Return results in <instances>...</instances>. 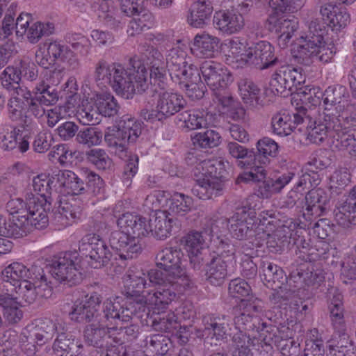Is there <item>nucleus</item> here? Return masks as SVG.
<instances>
[{
    "label": "nucleus",
    "mask_w": 356,
    "mask_h": 356,
    "mask_svg": "<svg viewBox=\"0 0 356 356\" xmlns=\"http://www.w3.org/2000/svg\"><path fill=\"white\" fill-rule=\"evenodd\" d=\"M332 113H316V126L308 134V139L313 143L321 144L327 136H333V133L342 131L344 127L356 131V111L353 106L348 104L343 110Z\"/></svg>",
    "instance_id": "nucleus-3"
},
{
    "label": "nucleus",
    "mask_w": 356,
    "mask_h": 356,
    "mask_svg": "<svg viewBox=\"0 0 356 356\" xmlns=\"http://www.w3.org/2000/svg\"><path fill=\"white\" fill-rule=\"evenodd\" d=\"M298 125H302L309 134L316 126V112L302 109L291 113L284 110L275 114L271 119L273 132L280 136L290 135Z\"/></svg>",
    "instance_id": "nucleus-7"
},
{
    "label": "nucleus",
    "mask_w": 356,
    "mask_h": 356,
    "mask_svg": "<svg viewBox=\"0 0 356 356\" xmlns=\"http://www.w3.org/2000/svg\"><path fill=\"white\" fill-rule=\"evenodd\" d=\"M325 276L321 270H314L313 265L310 264H301L299 268L291 273L290 281L304 283L309 286L317 288L323 282Z\"/></svg>",
    "instance_id": "nucleus-34"
},
{
    "label": "nucleus",
    "mask_w": 356,
    "mask_h": 356,
    "mask_svg": "<svg viewBox=\"0 0 356 356\" xmlns=\"http://www.w3.org/2000/svg\"><path fill=\"white\" fill-rule=\"evenodd\" d=\"M327 31L325 22L323 19L316 18L309 23L307 30L302 32L298 40L319 47L324 44V36Z\"/></svg>",
    "instance_id": "nucleus-39"
},
{
    "label": "nucleus",
    "mask_w": 356,
    "mask_h": 356,
    "mask_svg": "<svg viewBox=\"0 0 356 356\" xmlns=\"http://www.w3.org/2000/svg\"><path fill=\"white\" fill-rule=\"evenodd\" d=\"M139 326L131 324L129 326L121 327L113 332L114 346L110 347L102 354L103 356H136L134 351L123 346L124 339L131 341L137 338L139 334Z\"/></svg>",
    "instance_id": "nucleus-16"
},
{
    "label": "nucleus",
    "mask_w": 356,
    "mask_h": 356,
    "mask_svg": "<svg viewBox=\"0 0 356 356\" xmlns=\"http://www.w3.org/2000/svg\"><path fill=\"white\" fill-rule=\"evenodd\" d=\"M166 63L169 74L172 79H174L188 64L185 52L177 49H172L167 56Z\"/></svg>",
    "instance_id": "nucleus-54"
},
{
    "label": "nucleus",
    "mask_w": 356,
    "mask_h": 356,
    "mask_svg": "<svg viewBox=\"0 0 356 356\" xmlns=\"http://www.w3.org/2000/svg\"><path fill=\"white\" fill-rule=\"evenodd\" d=\"M224 188H221V184L213 183V181L208 178L196 180L191 189L192 193L201 200H209L222 194Z\"/></svg>",
    "instance_id": "nucleus-43"
},
{
    "label": "nucleus",
    "mask_w": 356,
    "mask_h": 356,
    "mask_svg": "<svg viewBox=\"0 0 356 356\" xmlns=\"http://www.w3.org/2000/svg\"><path fill=\"white\" fill-rule=\"evenodd\" d=\"M214 27L226 34L240 31L244 26V19L234 10H220L215 13L213 18Z\"/></svg>",
    "instance_id": "nucleus-21"
},
{
    "label": "nucleus",
    "mask_w": 356,
    "mask_h": 356,
    "mask_svg": "<svg viewBox=\"0 0 356 356\" xmlns=\"http://www.w3.org/2000/svg\"><path fill=\"white\" fill-rule=\"evenodd\" d=\"M191 141L195 147L213 148L220 145L221 137L216 131L207 129L191 136Z\"/></svg>",
    "instance_id": "nucleus-53"
},
{
    "label": "nucleus",
    "mask_w": 356,
    "mask_h": 356,
    "mask_svg": "<svg viewBox=\"0 0 356 356\" xmlns=\"http://www.w3.org/2000/svg\"><path fill=\"white\" fill-rule=\"evenodd\" d=\"M141 132V124L134 118L124 115L108 129L104 140L110 147L115 149V154L123 159L127 156V145L135 143Z\"/></svg>",
    "instance_id": "nucleus-4"
},
{
    "label": "nucleus",
    "mask_w": 356,
    "mask_h": 356,
    "mask_svg": "<svg viewBox=\"0 0 356 356\" xmlns=\"http://www.w3.org/2000/svg\"><path fill=\"white\" fill-rule=\"evenodd\" d=\"M349 93L346 87L337 85L329 86L323 92L322 99L325 107L322 113L332 112V107L338 111L348 106Z\"/></svg>",
    "instance_id": "nucleus-28"
},
{
    "label": "nucleus",
    "mask_w": 356,
    "mask_h": 356,
    "mask_svg": "<svg viewBox=\"0 0 356 356\" xmlns=\"http://www.w3.org/2000/svg\"><path fill=\"white\" fill-rule=\"evenodd\" d=\"M26 330L38 341V346H41L51 341L58 332H62L63 324L50 318L38 319L34 325L28 326Z\"/></svg>",
    "instance_id": "nucleus-23"
},
{
    "label": "nucleus",
    "mask_w": 356,
    "mask_h": 356,
    "mask_svg": "<svg viewBox=\"0 0 356 356\" xmlns=\"http://www.w3.org/2000/svg\"><path fill=\"white\" fill-rule=\"evenodd\" d=\"M120 229L132 236L143 237L149 234L148 222L145 218L131 213H123L117 220Z\"/></svg>",
    "instance_id": "nucleus-27"
},
{
    "label": "nucleus",
    "mask_w": 356,
    "mask_h": 356,
    "mask_svg": "<svg viewBox=\"0 0 356 356\" xmlns=\"http://www.w3.org/2000/svg\"><path fill=\"white\" fill-rule=\"evenodd\" d=\"M227 147L229 154L237 159L238 167L254 171L253 148L248 149L236 142L228 143Z\"/></svg>",
    "instance_id": "nucleus-45"
},
{
    "label": "nucleus",
    "mask_w": 356,
    "mask_h": 356,
    "mask_svg": "<svg viewBox=\"0 0 356 356\" xmlns=\"http://www.w3.org/2000/svg\"><path fill=\"white\" fill-rule=\"evenodd\" d=\"M173 283L168 286H161L156 290L147 292V300L150 302L154 314L156 311L166 309L169 304L176 298L181 284L179 282Z\"/></svg>",
    "instance_id": "nucleus-22"
},
{
    "label": "nucleus",
    "mask_w": 356,
    "mask_h": 356,
    "mask_svg": "<svg viewBox=\"0 0 356 356\" xmlns=\"http://www.w3.org/2000/svg\"><path fill=\"white\" fill-rule=\"evenodd\" d=\"M79 250L83 252L86 258L90 259L88 263L93 268L106 266L112 257L104 241L96 234L85 236L81 239Z\"/></svg>",
    "instance_id": "nucleus-12"
},
{
    "label": "nucleus",
    "mask_w": 356,
    "mask_h": 356,
    "mask_svg": "<svg viewBox=\"0 0 356 356\" xmlns=\"http://www.w3.org/2000/svg\"><path fill=\"white\" fill-rule=\"evenodd\" d=\"M33 191L37 193L35 196L40 198V201L51 206L53 200V195H55V190L51 184L49 175L41 174L33 179L32 184Z\"/></svg>",
    "instance_id": "nucleus-46"
},
{
    "label": "nucleus",
    "mask_w": 356,
    "mask_h": 356,
    "mask_svg": "<svg viewBox=\"0 0 356 356\" xmlns=\"http://www.w3.org/2000/svg\"><path fill=\"white\" fill-rule=\"evenodd\" d=\"M101 302L102 297L97 293L86 296L84 300L77 299L69 312V316L79 323L97 322L100 319Z\"/></svg>",
    "instance_id": "nucleus-13"
},
{
    "label": "nucleus",
    "mask_w": 356,
    "mask_h": 356,
    "mask_svg": "<svg viewBox=\"0 0 356 356\" xmlns=\"http://www.w3.org/2000/svg\"><path fill=\"white\" fill-rule=\"evenodd\" d=\"M231 317L227 315H211L203 319L204 330L212 334L217 340L227 338L230 330Z\"/></svg>",
    "instance_id": "nucleus-32"
},
{
    "label": "nucleus",
    "mask_w": 356,
    "mask_h": 356,
    "mask_svg": "<svg viewBox=\"0 0 356 356\" xmlns=\"http://www.w3.org/2000/svg\"><path fill=\"white\" fill-rule=\"evenodd\" d=\"M319 13L323 21L332 31H340L350 22V16L345 8L332 2H327L320 6Z\"/></svg>",
    "instance_id": "nucleus-18"
},
{
    "label": "nucleus",
    "mask_w": 356,
    "mask_h": 356,
    "mask_svg": "<svg viewBox=\"0 0 356 356\" xmlns=\"http://www.w3.org/2000/svg\"><path fill=\"white\" fill-rule=\"evenodd\" d=\"M334 213L335 221L343 227L356 225V200L350 195L337 203Z\"/></svg>",
    "instance_id": "nucleus-33"
},
{
    "label": "nucleus",
    "mask_w": 356,
    "mask_h": 356,
    "mask_svg": "<svg viewBox=\"0 0 356 356\" xmlns=\"http://www.w3.org/2000/svg\"><path fill=\"white\" fill-rule=\"evenodd\" d=\"M179 120L184 123V127L194 130L206 127L207 120L197 111L187 110L178 115Z\"/></svg>",
    "instance_id": "nucleus-57"
},
{
    "label": "nucleus",
    "mask_w": 356,
    "mask_h": 356,
    "mask_svg": "<svg viewBox=\"0 0 356 356\" xmlns=\"http://www.w3.org/2000/svg\"><path fill=\"white\" fill-rule=\"evenodd\" d=\"M146 277L145 273L138 272L136 273L128 274L126 280V285L123 293L127 298L142 296L147 291L144 289L146 287Z\"/></svg>",
    "instance_id": "nucleus-49"
},
{
    "label": "nucleus",
    "mask_w": 356,
    "mask_h": 356,
    "mask_svg": "<svg viewBox=\"0 0 356 356\" xmlns=\"http://www.w3.org/2000/svg\"><path fill=\"white\" fill-rule=\"evenodd\" d=\"M51 206L40 201L32 193L26 195V201L13 199L6 204V209L12 216L9 219L0 216V235L14 238H23L33 228L43 229L49 225L47 211Z\"/></svg>",
    "instance_id": "nucleus-2"
},
{
    "label": "nucleus",
    "mask_w": 356,
    "mask_h": 356,
    "mask_svg": "<svg viewBox=\"0 0 356 356\" xmlns=\"http://www.w3.org/2000/svg\"><path fill=\"white\" fill-rule=\"evenodd\" d=\"M175 226L176 222L166 211H157L149 218L147 227L154 237L164 240L171 235Z\"/></svg>",
    "instance_id": "nucleus-25"
},
{
    "label": "nucleus",
    "mask_w": 356,
    "mask_h": 356,
    "mask_svg": "<svg viewBox=\"0 0 356 356\" xmlns=\"http://www.w3.org/2000/svg\"><path fill=\"white\" fill-rule=\"evenodd\" d=\"M125 298L111 297L104 302L103 314L100 313V320L110 326L117 324L118 321L127 322L125 315Z\"/></svg>",
    "instance_id": "nucleus-24"
},
{
    "label": "nucleus",
    "mask_w": 356,
    "mask_h": 356,
    "mask_svg": "<svg viewBox=\"0 0 356 356\" xmlns=\"http://www.w3.org/2000/svg\"><path fill=\"white\" fill-rule=\"evenodd\" d=\"M278 153L279 145L274 140L268 137L259 139L256 148H253L254 171L241 174L236 179V184H247L250 180L259 181L265 178L264 166L268 165L271 159L276 157Z\"/></svg>",
    "instance_id": "nucleus-6"
},
{
    "label": "nucleus",
    "mask_w": 356,
    "mask_h": 356,
    "mask_svg": "<svg viewBox=\"0 0 356 356\" xmlns=\"http://www.w3.org/2000/svg\"><path fill=\"white\" fill-rule=\"evenodd\" d=\"M94 79L97 85L110 86L118 95L126 99H132L136 93L146 92L149 88L146 67L136 56L130 58L126 65L99 60L95 64Z\"/></svg>",
    "instance_id": "nucleus-1"
},
{
    "label": "nucleus",
    "mask_w": 356,
    "mask_h": 356,
    "mask_svg": "<svg viewBox=\"0 0 356 356\" xmlns=\"http://www.w3.org/2000/svg\"><path fill=\"white\" fill-rule=\"evenodd\" d=\"M184 254L178 245L165 247L156 255V265L172 278L181 280L185 275L183 265Z\"/></svg>",
    "instance_id": "nucleus-15"
},
{
    "label": "nucleus",
    "mask_w": 356,
    "mask_h": 356,
    "mask_svg": "<svg viewBox=\"0 0 356 356\" xmlns=\"http://www.w3.org/2000/svg\"><path fill=\"white\" fill-rule=\"evenodd\" d=\"M145 352L151 356H165L172 343L169 337L160 334L147 335L144 339Z\"/></svg>",
    "instance_id": "nucleus-40"
},
{
    "label": "nucleus",
    "mask_w": 356,
    "mask_h": 356,
    "mask_svg": "<svg viewBox=\"0 0 356 356\" xmlns=\"http://www.w3.org/2000/svg\"><path fill=\"white\" fill-rule=\"evenodd\" d=\"M94 99L95 108L99 115L111 118L118 113L120 105L111 92L97 93Z\"/></svg>",
    "instance_id": "nucleus-44"
},
{
    "label": "nucleus",
    "mask_w": 356,
    "mask_h": 356,
    "mask_svg": "<svg viewBox=\"0 0 356 356\" xmlns=\"http://www.w3.org/2000/svg\"><path fill=\"white\" fill-rule=\"evenodd\" d=\"M254 212L245 207L237 208L229 218V232L234 238L239 241H250L253 245L254 241L260 235L258 227L253 221Z\"/></svg>",
    "instance_id": "nucleus-9"
},
{
    "label": "nucleus",
    "mask_w": 356,
    "mask_h": 356,
    "mask_svg": "<svg viewBox=\"0 0 356 356\" xmlns=\"http://www.w3.org/2000/svg\"><path fill=\"white\" fill-rule=\"evenodd\" d=\"M248 65L259 70L273 67L281 64V60L275 53V47L267 41H259L249 47L248 53L245 56Z\"/></svg>",
    "instance_id": "nucleus-14"
},
{
    "label": "nucleus",
    "mask_w": 356,
    "mask_h": 356,
    "mask_svg": "<svg viewBox=\"0 0 356 356\" xmlns=\"http://www.w3.org/2000/svg\"><path fill=\"white\" fill-rule=\"evenodd\" d=\"M304 82L300 68L282 65L272 75L270 86L278 95L287 97L296 92Z\"/></svg>",
    "instance_id": "nucleus-10"
},
{
    "label": "nucleus",
    "mask_w": 356,
    "mask_h": 356,
    "mask_svg": "<svg viewBox=\"0 0 356 356\" xmlns=\"http://www.w3.org/2000/svg\"><path fill=\"white\" fill-rule=\"evenodd\" d=\"M231 341L232 346L234 348L232 355L246 356L252 354V348L256 346L255 341L258 342V339L250 337L246 332L238 330L233 334Z\"/></svg>",
    "instance_id": "nucleus-47"
},
{
    "label": "nucleus",
    "mask_w": 356,
    "mask_h": 356,
    "mask_svg": "<svg viewBox=\"0 0 356 356\" xmlns=\"http://www.w3.org/2000/svg\"><path fill=\"white\" fill-rule=\"evenodd\" d=\"M305 208L302 210V218L312 224V221L321 216L330 202L327 193L322 188L310 190L305 195Z\"/></svg>",
    "instance_id": "nucleus-20"
},
{
    "label": "nucleus",
    "mask_w": 356,
    "mask_h": 356,
    "mask_svg": "<svg viewBox=\"0 0 356 356\" xmlns=\"http://www.w3.org/2000/svg\"><path fill=\"white\" fill-rule=\"evenodd\" d=\"M37 101H40L45 106H53L58 100V92L54 86L41 81L34 87V95Z\"/></svg>",
    "instance_id": "nucleus-51"
},
{
    "label": "nucleus",
    "mask_w": 356,
    "mask_h": 356,
    "mask_svg": "<svg viewBox=\"0 0 356 356\" xmlns=\"http://www.w3.org/2000/svg\"><path fill=\"white\" fill-rule=\"evenodd\" d=\"M32 270L35 271L32 280L39 281V284L35 286L38 296L44 298H49L52 294L53 287L51 282H47V278L43 273V269L40 266L33 265Z\"/></svg>",
    "instance_id": "nucleus-64"
},
{
    "label": "nucleus",
    "mask_w": 356,
    "mask_h": 356,
    "mask_svg": "<svg viewBox=\"0 0 356 356\" xmlns=\"http://www.w3.org/2000/svg\"><path fill=\"white\" fill-rule=\"evenodd\" d=\"M205 240L206 236L203 232H193L182 237L180 242L188 254H193L202 251V245Z\"/></svg>",
    "instance_id": "nucleus-59"
},
{
    "label": "nucleus",
    "mask_w": 356,
    "mask_h": 356,
    "mask_svg": "<svg viewBox=\"0 0 356 356\" xmlns=\"http://www.w3.org/2000/svg\"><path fill=\"white\" fill-rule=\"evenodd\" d=\"M150 316L151 326L156 331L172 332L178 328L177 317L173 312L156 311Z\"/></svg>",
    "instance_id": "nucleus-48"
},
{
    "label": "nucleus",
    "mask_w": 356,
    "mask_h": 356,
    "mask_svg": "<svg viewBox=\"0 0 356 356\" xmlns=\"http://www.w3.org/2000/svg\"><path fill=\"white\" fill-rule=\"evenodd\" d=\"M238 91L245 104L252 108L262 106L260 89L252 81L241 79L238 83Z\"/></svg>",
    "instance_id": "nucleus-41"
},
{
    "label": "nucleus",
    "mask_w": 356,
    "mask_h": 356,
    "mask_svg": "<svg viewBox=\"0 0 356 356\" xmlns=\"http://www.w3.org/2000/svg\"><path fill=\"white\" fill-rule=\"evenodd\" d=\"M87 161L96 166L99 170L109 169L112 165V160L105 150L100 148L91 149L86 152Z\"/></svg>",
    "instance_id": "nucleus-60"
},
{
    "label": "nucleus",
    "mask_w": 356,
    "mask_h": 356,
    "mask_svg": "<svg viewBox=\"0 0 356 356\" xmlns=\"http://www.w3.org/2000/svg\"><path fill=\"white\" fill-rule=\"evenodd\" d=\"M76 341L75 337L67 332L63 325L62 332H58L52 345V350L57 356H63L64 352H66Z\"/></svg>",
    "instance_id": "nucleus-63"
},
{
    "label": "nucleus",
    "mask_w": 356,
    "mask_h": 356,
    "mask_svg": "<svg viewBox=\"0 0 356 356\" xmlns=\"http://www.w3.org/2000/svg\"><path fill=\"white\" fill-rule=\"evenodd\" d=\"M193 205V199L182 193H175L170 199L169 210L175 214L184 216L189 212Z\"/></svg>",
    "instance_id": "nucleus-56"
},
{
    "label": "nucleus",
    "mask_w": 356,
    "mask_h": 356,
    "mask_svg": "<svg viewBox=\"0 0 356 356\" xmlns=\"http://www.w3.org/2000/svg\"><path fill=\"white\" fill-rule=\"evenodd\" d=\"M103 134L96 127H87L81 129L76 134L78 143L86 145L88 147L98 145L101 143Z\"/></svg>",
    "instance_id": "nucleus-62"
},
{
    "label": "nucleus",
    "mask_w": 356,
    "mask_h": 356,
    "mask_svg": "<svg viewBox=\"0 0 356 356\" xmlns=\"http://www.w3.org/2000/svg\"><path fill=\"white\" fill-rule=\"evenodd\" d=\"M327 344V356H355L354 346L346 332L334 333Z\"/></svg>",
    "instance_id": "nucleus-37"
},
{
    "label": "nucleus",
    "mask_w": 356,
    "mask_h": 356,
    "mask_svg": "<svg viewBox=\"0 0 356 356\" xmlns=\"http://www.w3.org/2000/svg\"><path fill=\"white\" fill-rule=\"evenodd\" d=\"M213 7L211 1H197L193 4L187 16V22L194 28H204L210 21Z\"/></svg>",
    "instance_id": "nucleus-30"
},
{
    "label": "nucleus",
    "mask_w": 356,
    "mask_h": 356,
    "mask_svg": "<svg viewBox=\"0 0 356 356\" xmlns=\"http://www.w3.org/2000/svg\"><path fill=\"white\" fill-rule=\"evenodd\" d=\"M35 274V271L32 270V267L27 268L20 263H13L2 270L1 280L3 283L16 289L21 281L32 279Z\"/></svg>",
    "instance_id": "nucleus-35"
},
{
    "label": "nucleus",
    "mask_w": 356,
    "mask_h": 356,
    "mask_svg": "<svg viewBox=\"0 0 356 356\" xmlns=\"http://www.w3.org/2000/svg\"><path fill=\"white\" fill-rule=\"evenodd\" d=\"M186 102L182 95L170 92H162L158 95L156 106L154 109H143L140 116L147 121L163 122L179 113L185 106Z\"/></svg>",
    "instance_id": "nucleus-8"
},
{
    "label": "nucleus",
    "mask_w": 356,
    "mask_h": 356,
    "mask_svg": "<svg viewBox=\"0 0 356 356\" xmlns=\"http://www.w3.org/2000/svg\"><path fill=\"white\" fill-rule=\"evenodd\" d=\"M200 72L207 86L211 89L228 87L233 81L232 74L224 69L220 63L214 61H204L200 67Z\"/></svg>",
    "instance_id": "nucleus-17"
},
{
    "label": "nucleus",
    "mask_w": 356,
    "mask_h": 356,
    "mask_svg": "<svg viewBox=\"0 0 356 356\" xmlns=\"http://www.w3.org/2000/svg\"><path fill=\"white\" fill-rule=\"evenodd\" d=\"M18 295L20 302H24L29 305L33 303L38 296L36 286L29 280H22L16 289H13Z\"/></svg>",
    "instance_id": "nucleus-61"
},
{
    "label": "nucleus",
    "mask_w": 356,
    "mask_h": 356,
    "mask_svg": "<svg viewBox=\"0 0 356 356\" xmlns=\"http://www.w3.org/2000/svg\"><path fill=\"white\" fill-rule=\"evenodd\" d=\"M219 42L218 38L204 32L195 36L191 51L200 58H212L218 52Z\"/></svg>",
    "instance_id": "nucleus-31"
},
{
    "label": "nucleus",
    "mask_w": 356,
    "mask_h": 356,
    "mask_svg": "<svg viewBox=\"0 0 356 356\" xmlns=\"http://www.w3.org/2000/svg\"><path fill=\"white\" fill-rule=\"evenodd\" d=\"M229 264L210 254L209 260L206 263V279L213 286L222 284L228 275Z\"/></svg>",
    "instance_id": "nucleus-38"
},
{
    "label": "nucleus",
    "mask_w": 356,
    "mask_h": 356,
    "mask_svg": "<svg viewBox=\"0 0 356 356\" xmlns=\"http://www.w3.org/2000/svg\"><path fill=\"white\" fill-rule=\"evenodd\" d=\"M229 218L214 216L207 220L204 227V235L209 236L211 240L220 239V234L226 229L229 230Z\"/></svg>",
    "instance_id": "nucleus-52"
},
{
    "label": "nucleus",
    "mask_w": 356,
    "mask_h": 356,
    "mask_svg": "<svg viewBox=\"0 0 356 356\" xmlns=\"http://www.w3.org/2000/svg\"><path fill=\"white\" fill-rule=\"evenodd\" d=\"M305 0H269L270 13L268 17L284 15L286 13L300 8Z\"/></svg>",
    "instance_id": "nucleus-55"
},
{
    "label": "nucleus",
    "mask_w": 356,
    "mask_h": 356,
    "mask_svg": "<svg viewBox=\"0 0 356 356\" xmlns=\"http://www.w3.org/2000/svg\"><path fill=\"white\" fill-rule=\"evenodd\" d=\"M54 26L52 23H42L37 22L30 26L26 31L27 38L31 43L38 42L42 37L49 36L53 33Z\"/></svg>",
    "instance_id": "nucleus-58"
},
{
    "label": "nucleus",
    "mask_w": 356,
    "mask_h": 356,
    "mask_svg": "<svg viewBox=\"0 0 356 356\" xmlns=\"http://www.w3.org/2000/svg\"><path fill=\"white\" fill-rule=\"evenodd\" d=\"M266 24L270 31L279 34L278 44L280 47L284 48L296 31L298 23L294 17L289 19L285 15H280L268 17Z\"/></svg>",
    "instance_id": "nucleus-19"
},
{
    "label": "nucleus",
    "mask_w": 356,
    "mask_h": 356,
    "mask_svg": "<svg viewBox=\"0 0 356 356\" xmlns=\"http://www.w3.org/2000/svg\"><path fill=\"white\" fill-rule=\"evenodd\" d=\"M115 326H110L100 319L87 325L83 330V340L86 345L100 349L99 356L110 347H113V332Z\"/></svg>",
    "instance_id": "nucleus-11"
},
{
    "label": "nucleus",
    "mask_w": 356,
    "mask_h": 356,
    "mask_svg": "<svg viewBox=\"0 0 356 356\" xmlns=\"http://www.w3.org/2000/svg\"><path fill=\"white\" fill-rule=\"evenodd\" d=\"M298 45L293 49V57L302 65L311 66L316 60L318 46L311 45L307 42L298 40Z\"/></svg>",
    "instance_id": "nucleus-50"
},
{
    "label": "nucleus",
    "mask_w": 356,
    "mask_h": 356,
    "mask_svg": "<svg viewBox=\"0 0 356 356\" xmlns=\"http://www.w3.org/2000/svg\"><path fill=\"white\" fill-rule=\"evenodd\" d=\"M82 258L76 251L65 252L55 257L49 266V273L58 282L73 286L83 280Z\"/></svg>",
    "instance_id": "nucleus-5"
},
{
    "label": "nucleus",
    "mask_w": 356,
    "mask_h": 356,
    "mask_svg": "<svg viewBox=\"0 0 356 356\" xmlns=\"http://www.w3.org/2000/svg\"><path fill=\"white\" fill-rule=\"evenodd\" d=\"M202 174L213 183H220L221 188H224L225 181L227 179L229 172L226 170V165L222 160H204L202 162Z\"/></svg>",
    "instance_id": "nucleus-42"
},
{
    "label": "nucleus",
    "mask_w": 356,
    "mask_h": 356,
    "mask_svg": "<svg viewBox=\"0 0 356 356\" xmlns=\"http://www.w3.org/2000/svg\"><path fill=\"white\" fill-rule=\"evenodd\" d=\"M125 318L129 321L133 318L140 319L141 321H147L150 314V302L147 300V293L142 296L125 298ZM149 323V322H147Z\"/></svg>",
    "instance_id": "nucleus-29"
},
{
    "label": "nucleus",
    "mask_w": 356,
    "mask_h": 356,
    "mask_svg": "<svg viewBox=\"0 0 356 356\" xmlns=\"http://www.w3.org/2000/svg\"><path fill=\"white\" fill-rule=\"evenodd\" d=\"M330 316L334 333L346 332V325L344 320V308L343 296L336 290L329 302Z\"/></svg>",
    "instance_id": "nucleus-36"
},
{
    "label": "nucleus",
    "mask_w": 356,
    "mask_h": 356,
    "mask_svg": "<svg viewBox=\"0 0 356 356\" xmlns=\"http://www.w3.org/2000/svg\"><path fill=\"white\" fill-rule=\"evenodd\" d=\"M265 176L266 173L265 172ZM295 174L293 172L288 171L275 178H265L259 181L250 180V181L257 182L258 196L262 198H268L272 194L280 193L282 189L288 184L294 177Z\"/></svg>",
    "instance_id": "nucleus-26"
}]
</instances>
